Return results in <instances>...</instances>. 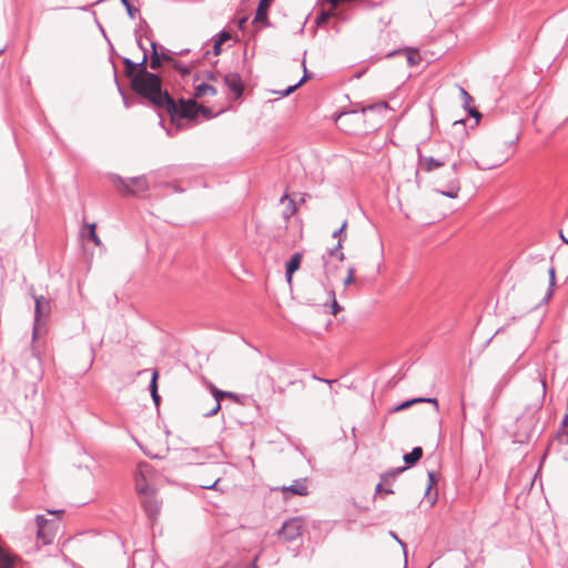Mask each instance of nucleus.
<instances>
[{
  "label": "nucleus",
  "mask_w": 568,
  "mask_h": 568,
  "mask_svg": "<svg viewBox=\"0 0 568 568\" xmlns=\"http://www.w3.org/2000/svg\"><path fill=\"white\" fill-rule=\"evenodd\" d=\"M131 88L135 93L148 99L159 108H164L169 112L176 109L174 99L166 91H162V80L155 73L144 69L141 72H136L132 77Z\"/></svg>",
  "instance_id": "1"
},
{
  "label": "nucleus",
  "mask_w": 568,
  "mask_h": 568,
  "mask_svg": "<svg viewBox=\"0 0 568 568\" xmlns=\"http://www.w3.org/2000/svg\"><path fill=\"white\" fill-rule=\"evenodd\" d=\"M375 109H387V103L384 102L368 108V110ZM366 111L367 109L364 108L361 111L341 112L335 116V123L346 133L357 134L362 131V124L364 122Z\"/></svg>",
  "instance_id": "2"
},
{
  "label": "nucleus",
  "mask_w": 568,
  "mask_h": 568,
  "mask_svg": "<svg viewBox=\"0 0 568 568\" xmlns=\"http://www.w3.org/2000/svg\"><path fill=\"white\" fill-rule=\"evenodd\" d=\"M113 185L122 194L139 195L149 189V182L144 175L132 178L128 181L119 175L112 176Z\"/></svg>",
  "instance_id": "3"
},
{
  "label": "nucleus",
  "mask_w": 568,
  "mask_h": 568,
  "mask_svg": "<svg viewBox=\"0 0 568 568\" xmlns=\"http://www.w3.org/2000/svg\"><path fill=\"white\" fill-rule=\"evenodd\" d=\"M509 159V153L499 149L487 150L479 160H474L477 170H491L500 166Z\"/></svg>",
  "instance_id": "4"
},
{
  "label": "nucleus",
  "mask_w": 568,
  "mask_h": 568,
  "mask_svg": "<svg viewBox=\"0 0 568 568\" xmlns=\"http://www.w3.org/2000/svg\"><path fill=\"white\" fill-rule=\"evenodd\" d=\"M303 530V520L301 518L294 517L284 521L282 528L278 531V536L282 537L285 541H294L302 535Z\"/></svg>",
  "instance_id": "5"
},
{
  "label": "nucleus",
  "mask_w": 568,
  "mask_h": 568,
  "mask_svg": "<svg viewBox=\"0 0 568 568\" xmlns=\"http://www.w3.org/2000/svg\"><path fill=\"white\" fill-rule=\"evenodd\" d=\"M152 473V467L146 463H141L134 476L135 490L142 496L154 491V488L149 485L148 477Z\"/></svg>",
  "instance_id": "6"
},
{
  "label": "nucleus",
  "mask_w": 568,
  "mask_h": 568,
  "mask_svg": "<svg viewBox=\"0 0 568 568\" xmlns=\"http://www.w3.org/2000/svg\"><path fill=\"white\" fill-rule=\"evenodd\" d=\"M32 297L34 300V324H33V338L39 332L41 320L45 318L51 310L50 301L45 298L43 295H36L32 293Z\"/></svg>",
  "instance_id": "7"
},
{
  "label": "nucleus",
  "mask_w": 568,
  "mask_h": 568,
  "mask_svg": "<svg viewBox=\"0 0 568 568\" xmlns=\"http://www.w3.org/2000/svg\"><path fill=\"white\" fill-rule=\"evenodd\" d=\"M209 388L213 396V403L211 409H201V414L204 417H211L221 409V399L224 397L235 398L236 395L232 392L221 390L215 385L209 384Z\"/></svg>",
  "instance_id": "8"
},
{
  "label": "nucleus",
  "mask_w": 568,
  "mask_h": 568,
  "mask_svg": "<svg viewBox=\"0 0 568 568\" xmlns=\"http://www.w3.org/2000/svg\"><path fill=\"white\" fill-rule=\"evenodd\" d=\"M275 490H280L285 498L288 494L305 497L310 495V481L307 478H298L291 485L277 487Z\"/></svg>",
  "instance_id": "9"
},
{
  "label": "nucleus",
  "mask_w": 568,
  "mask_h": 568,
  "mask_svg": "<svg viewBox=\"0 0 568 568\" xmlns=\"http://www.w3.org/2000/svg\"><path fill=\"white\" fill-rule=\"evenodd\" d=\"M140 497L145 513L150 517L155 518L160 513V503L155 497V490L150 494L142 495Z\"/></svg>",
  "instance_id": "10"
},
{
  "label": "nucleus",
  "mask_w": 568,
  "mask_h": 568,
  "mask_svg": "<svg viewBox=\"0 0 568 568\" xmlns=\"http://www.w3.org/2000/svg\"><path fill=\"white\" fill-rule=\"evenodd\" d=\"M419 165L426 172H432L436 169L442 168L447 162L442 160L438 155H424L419 153Z\"/></svg>",
  "instance_id": "11"
},
{
  "label": "nucleus",
  "mask_w": 568,
  "mask_h": 568,
  "mask_svg": "<svg viewBox=\"0 0 568 568\" xmlns=\"http://www.w3.org/2000/svg\"><path fill=\"white\" fill-rule=\"evenodd\" d=\"M341 247H342V239L338 240L335 247L329 248L327 251V255H323L325 276L327 277V280H329V277L333 276V270L331 268L329 262L327 258L328 257L329 258L337 257V260L342 262L344 260V253L341 252Z\"/></svg>",
  "instance_id": "12"
},
{
  "label": "nucleus",
  "mask_w": 568,
  "mask_h": 568,
  "mask_svg": "<svg viewBox=\"0 0 568 568\" xmlns=\"http://www.w3.org/2000/svg\"><path fill=\"white\" fill-rule=\"evenodd\" d=\"M202 110V106L199 105L194 100H181L180 102V115L182 118L193 119L197 115V113Z\"/></svg>",
  "instance_id": "13"
},
{
  "label": "nucleus",
  "mask_w": 568,
  "mask_h": 568,
  "mask_svg": "<svg viewBox=\"0 0 568 568\" xmlns=\"http://www.w3.org/2000/svg\"><path fill=\"white\" fill-rule=\"evenodd\" d=\"M224 84L232 91L236 98L243 93V84L241 77L237 73H229L224 77Z\"/></svg>",
  "instance_id": "14"
},
{
  "label": "nucleus",
  "mask_w": 568,
  "mask_h": 568,
  "mask_svg": "<svg viewBox=\"0 0 568 568\" xmlns=\"http://www.w3.org/2000/svg\"><path fill=\"white\" fill-rule=\"evenodd\" d=\"M517 424L519 427L524 428V432L516 433L515 439L518 443H524V442L528 440L531 435V432H532L531 419L529 417L521 416L517 419Z\"/></svg>",
  "instance_id": "15"
},
{
  "label": "nucleus",
  "mask_w": 568,
  "mask_h": 568,
  "mask_svg": "<svg viewBox=\"0 0 568 568\" xmlns=\"http://www.w3.org/2000/svg\"><path fill=\"white\" fill-rule=\"evenodd\" d=\"M460 191V182L457 176H454L450 179L444 190H438L437 192L442 195L449 197V199H456L458 196V193Z\"/></svg>",
  "instance_id": "16"
},
{
  "label": "nucleus",
  "mask_w": 568,
  "mask_h": 568,
  "mask_svg": "<svg viewBox=\"0 0 568 568\" xmlns=\"http://www.w3.org/2000/svg\"><path fill=\"white\" fill-rule=\"evenodd\" d=\"M454 153V146L449 141H439L436 144L435 155L440 156L442 160L448 161Z\"/></svg>",
  "instance_id": "17"
},
{
  "label": "nucleus",
  "mask_w": 568,
  "mask_h": 568,
  "mask_svg": "<svg viewBox=\"0 0 568 568\" xmlns=\"http://www.w3.org/2000/svg\"><path fill=\"white\" fill-rule=\"evenodd\" d=\"M302 253L296 252L292 255L291 260L286 263L285 276L288 283L292 281V276L295 271L298 270L302 262Z\"/></svg>",
  "instance_id": "18"
},
{
  "label": "nucleus",
  "mask_w": 568,
  "mask_h": 568,
  "mask_svg": "<svg viewBox=\"0 0 568 568\" xmlns=\"http://www.w3.org/2000/svg\"><path fill=\"white\" fill-rule=\"evenodd\" d=\"M271 1L272 0H260L255 12L254 22L268 23L267 12L271 6Z\"/></svg>",
  "instance_id": "19"
},
{
  "label": "nucleus",
  "mask_w": 568,
  "mask_h": 568,
  "mask_svg": "<svg viewBox=\"0 0 568 568\" xmlns=\"http://www.w3.org/2000/svg\"><path fill=\"white\" fill-rule=\"evenodd\" d=\"M216 94V89L207 83H199L194 85V97L202 98L205 95L214 97Z\"/></svg>",
  "instance_id": "20"
},
{
  "label": "nucleus",
  "mask_w": 568,
  "mask_h": 568,
  "mask_svg": "<svg viewBox=\"0 0 568 568\" xmlns=\"http://www.w3.org/2000/svg\"><path fill=\"white\" fill-rule=\"evenodd\" d=\"M14 564L16 557L0 545V568H12Z\"/></svg>",
  "instance_id": "21"
},
{
  "label": "nucleus",
  "mask_w": 568,
  "mask_h": 568,
  "mask_svg": "<svg viewBox=\"0 0 568 568\" xmlns=\"http://www.w3.org/2000/svg\"><path fill=\"white\" fill-rule=\"evenodd\" d=\"M281 203H286L285 209L283 211V217L288 220L292 215H294L296 211V205L294 200L290 199L287 194L283 195L280 200Z\"/></svg>",
  "instance_id": "22"
},
{
  "label": "nucleus",
  "mask_w": 568,
  "mask_h": 568,
  "mask_svg": "<svg viewBox=\"0 0 568 568\" xmlns=\"http://www.w3.org/2000/svg\"><path fill=\"white\" fill-rule=\"evenodd\" d=\"M423 402H426V403H432L434 404L436 407L438 406V402L436 398H424V397H418V398H414V399H409V400H406L404 403H402L400 405L396 406L394 408V410L398 412V410H403V409H406L408 407H410L413 404L415 403H423Z\"/></svg>",
  "instance_id": "23"
},
{
  "label": "nucleus",
  "mask_w": 568,
  "mask_h": 568,
  "mask_svg": "<svg viewBox=\"0 0 568 568\" xmlns=\"http://www.w3.org/2000/svg\"><path fill=\"white\" fill-rule=\"evenodd\" d=\"M423 456V449L422 447H414L413 450L408 454H405L403 456V459L406 464L408 465H413L415 464L417 460H419Z\"/></svg>",
  "instance_id": "24"
},
{
  "label": "nucleus",
  "mask_w": 568,
  "mask_h": 568,
  "mask_svg": "<svg viewBox=\"0 0 568 568\" xmlns=\"http://www.w3.org/2000/svg\"><path fill=\"white\" fill-rule=\"evenodd\" d=\"M151 49H152V53H151L150 68L153 70H156L161 67V57H160V53L158 52L156 42L151 41Z\"/></svg>",
  "instance_id": "25"
},
{
  "label": "nucleus",
  "mask_w": 568,
  "mask_h": 568,
  "mask_svg": "<svg viewBox=\"0 0 568 568\" xmlns=\"http://www.w3.org/2000/svg\"><path fill=\"white\" fill-rule=\"evenodd\" d=\"M549 287L545 294V296L542 297V301L544 302H549L551 296H552V293H554V287L556 285V272H555V268L554 267H550L549 271Z\"/></svg>",
  "instance_id": "26"
},
{
  "label": "nucleus",
  "mask_w": 568,
  "mask_h": 568,
  "mask_svg": "<svg viewBox=\"0 0 568 568\" xmlns=\"http://www.w3.org/2000/svg\"><path fill=\"white\" fill-rule=\"evenodd\" d=\"M36 521L38 526V537L45 539V526L48 525L49 520L43 515H38ZM44 542L48 544L50 541L44 540Z\"/></svg>",
  "instance_id": "27"
},
{
  "label": "nucleus",
  "mask_w": 568,
  "mask_h": 568,
  "mask_svg": "<svg viewBox=\"0 0 568 568\" xmlns=\"http://www.w3.org/2000/svg\"><path fill=\"white\" fill-rule=\"evenodd\" d=\"M158 376H159L158 372L154 371L153 374H152L151 382H150L151 396H152V399L154 400V403L156 405L160 403V396L158 394V385H156Z\"/></svg>",
  "instance_id": "28"
},
{
  "label": "nucleus",
  "mask_w": 568,
  "mask_h": 568,
  "mask_svg": "<svg viewBox=\"0 0 568 568\" xmlns=\"http://www.w3.org/2000/svg\"><path fill=\"white\" fill-rule=\"evenodd\" d=\"M123 63H124V67H125V74L132 79V77L138 71V64H135V62H133L129 58H124L123 59Z\"/></svg>",
  "instance_id": "29"
},
{
  "label": "nucleus",
  "mask_w": 568,
  "mask_h": 568,
  "mask_svg": "<svg viewBox=\"0 0 568 568\" xmlns=\"http://www.w3.org/2000/svg\"><path fill=\"white\" fill-rule=\"evenodd\" d=\"M305 79H306V73L304 74V77L297 83H295L293 85H290L285 90L278 91L277 93L281 97H287L288 94L294 92L297 88H300L302 85V83L305 81Z\"/></svg>",
  "instance_id": "30"
},
{
  "label": "nucleus",
  "mask_w": 568,
  "mask_h": 568,
  "mask_svg": "<svg viewBox=\"0 0 568 568\" xmlns=\"http://www.w3.org/2000/svg\"><path fill=\"white\" fill-rule=\"evenodd\" d=\"M327 293H328V297L332 300L331 313L333 315H336L339 312L341 307H339V305H338V303L336 301L335 292H334V290L331 288V290H328Z\"/></svg>",
  "instance_id": "31"
},
{
  "label": "nucleus",
  "mask_w": 568,
  "mask_h": 568,
  "mask_svg": "<svg viewBox=\"0 0 568 568\" xmlns=\"http://www.w3.org/2000/svg\"><path fill=\"white\" fill-rule=\"evenodd\" d=\"M121 3L124 6L126 12H128V16L131 18V19H134L136 13H139V9L133 7L129 0H120Z\"/></svg>",
  "instance_id": "32"
},
{
  "label": "nucleus",
  "mask_w": 568,
  "mask_h": 568,
  "mask_svg": "<svg viewBox=\"0 0 568 568\" xmlns=\"http://www.w3.org/2000/svg\"><path fill=\"white\" fill-rule=\"evenodd\" d=\"M221 481V477H216L213 481L206 480V483L201 484V488L203 489H215V490H222L219 486Z\"/></svg>",
  "instance_id": "33"
},
{
  "label": "nucleus",
  "mask_w": 568,
  "mask_h": 568,
  "mask_svg": "<svg viewBox=\"0 0 568 568\" xmlns=\"http://www.w3.org/2000/svg\"><path fill=\"white\" fill-rule=\"evenodd\" d=\"M88 227H89V237H90V240L97 246H100L101 245V240L99 239V236L95 233V223L89 224Z\"/></svg>",
  "instance_id": "34"
},
{
  "label": "nucleus",
  "mask_w": 568,
  "mask_h": 568,
  "mask_svg": "<svg viewBox=\"0 0 568 568\" xmlns=\"http://www.w3.org/2000/svg\"><path fill=\"white\" fill-rule=\"evenodd\" d=\"M331 17H332V12L321 11L320 14L316 17L315 22H316V24L321 26V24L325 23Z\"/></svg>",
  "instance_id": "35"
},
{
  "label": "nucleus",
  "mask_w": 568,
  "mask_h": 568,
  "mask_svg": "<svg viewBox=\"0 0 568 568\" xmlns=\"http://www.w3.org/2000/svg\"><path fill=\"white\" fill-rule=\"evenodd\" d=\"M354 275H355V267L349 266L347 271V276L344 278L343 284L345 286L351 285L354 282Z\"/></svg>",
  "instance_id": "36"
},
{
  "label": "nucleus",
  "mask_w": 568,
  "mask_h": 568,
  "mask_svg": "<svg viewBox=\"0 0 568 568\" xmlns=\"http://www.w3.org/2000/svg\"><path fill=\"white\" fill-rule=\"evenodd\" d=\"M405 468H399L397 469L396 471H392V473H386L384 475H382V481L384 484H388L390 480H393L396 476L397 473H400L403 471Z\"/></svg>",
  "instance_id": "37"
},
{
  "label": "nucleus",
  "mask_w": 568,
  "mask_h": 568,
  "mask_svg": "<svg viewBox=\"0 0 568 568\" xmlns=\"http://www.w3.org/2000/svg\"><path fill=\"white\" fill-rule=\"evenodd\" d=\"M510 377L509 376H503L499 382L496 384L495 386V392L499 393L501 392V389L507 385V383L509 382Z\"/></svg>",
  "instance_id": "38"
},
{
  "label": "nucleus",
  "mask_w": 568,
  "mask_h": 568,
  "mask_svg": "<svg viewBox=\"0 0 568 568\" xmlns=\"http://www.w3.org/2000/svg\"><path fill=\"white\" fill-rule=\"evenodd\" d=\"M230 39H231V34H230V32H227V31H225V30L221 31V32H220V33H217V34H216V37H215V40H217V41H219V42H221L222 44H223L225 41L230 40Z\"/></svg>",
  "instance_id": "39"
},
{
  "label": "nucleus",
  "mask_w": 568,
  "mask_h": 568,
  "mask_svg": "<svg viewBox=\"0 0 568 568\" xmlns=\"http://www.w3.org/2000/svg\"><path fill=\"white\" fill-rule=\"evenodd\" d=\"M148 54L144 53L142 60L140 62H135L138 64V71L141 72L143 69L146 70Z\"/></svg>",
  "instance_id": "40"
},
{
  "label": "nucleus",
  "mask_w": 568,
  "mask_h": 568,
  "mask_svg": "<svg viewBox=\"0 0 568 568\" xmlns=\"http://www.w3.org/2000/svg\"><path fill=\"white\" fill-rule=\"evenodd\" d=\"M194 454H201V457L203 458H207L209 456L204 454L203 450H201L200 448H196V449H191L189 452H186V457L187 458H192L191 455H194Z\"/></svg>",
  "instance_id": "41"
},
{
  "label": "nucleus",
  "mask_w": 568,
  "mask_h": 568,
  "mask_svg": "<svg viewBox=\"0 0 568 568\" xmlns=\"http://www.w3.org/2000/svg\"><path fill=\"white\" fill-rule=\"evenodd\" d=\"M460 93H462V97H463V99H464L465 106H468L469 102L471 101V97H470V95H469V93H468L465 89H463V88H460Z\"/></svg>",
  "instance_id": "42"
},
{
  "label": "nucleus",
  "mask_w": 568,
  "mask_h": 568,
  "mask_svg": "<svg viewBox=\"0 0 568 568\" xmlns=\"http://www.w3.org/2000/svg\"><path fill=\"white\" fill-rule=\"evenodd\" d=\"M221 45L222 43L219 42L217 40H214V44H213V53L215 55H219L221 53Z\"/></svg>",
  "instance_id": "43"
},
{
  "label": "nucleus",
  "mask_w": 568,
  "mask_h": 568,
  "mask_svg": "<svg viewBox=\"0 0 568 568\" xmlns=\"http://www.w3.org/2000/svg\"><path fill=\"white\" fill-rule=\"evenodd\" d=\"M346 225H347V222H346V221H344V223L342 224V226H341L338 230H336V231H334V232H333V237H337V236H339V235L342 234V232L345 230Z\"/></svg>",
  "instance_id": "44"
},
{
  "label": "nucleus",
  "mask_w": 568,
  "mask_h": 568,
  "mask_svg": "<svg viewBox=\"0 0 568 568\" xmlns=\"http://www.w3.org/2000/svg\"><path fill=\"white\" fill-rule=\"evenodd\" d=\"M389 535L402 546L403 550H405V544L398 538V536L394 531H389ZM404 554H406V551H404Z\"/></svg>",
  "instance_id": "45"
},
{
  "label": "nucleus",
  "mask_w": 568,
  "mask_h": 568,
  "mask_svg": "<svg viewBox=\"0 0 568 568\" xmlns=\"http://www.w3.org/2000/svg\"><path fill=\"white\" fill-rule=\"evenodd\" d=\"M428 478H429V484H428L427 489H426V495H429V493H430L432 485H433V481H434V474L433 473H428Z\"/></svg>",
  "instance_id": "46"
},
{
  "label": "nucleus",
  "mask_w": 568,
  "mask_h": 568,
  "mask_svg": "<svg viewBox=\"0 0 568 568\" xmlns=\"http://www.w3.org/2000/svg\"><path fill=\"white\" fill-rule=\"evenodd\" d=\"M468 112H469V114H470L473 118H475V119H477V120L480 118V113H479L477 110H475V109H468Z\"/></svg>",
  "instance_id": "47"
},
{
  "label": "nucleus",
  "mask_w": 568,
  "mask_h": 568,
  "mask_svg": "<svg viewBox=\"0 0 568 568\" xmlns=\"http://www.w3.org/2000/svg\"><path fill=\"white\" fill-rule=\"evenodd\" d=\"M136 42H138L139 48L143 51V54H144V53H146V49H145V47L143 45V43H142V40H141V37H140V36H139V37H136Z\"/></svg>",
  "instance_id": "48"
},
{
  "label": "nucleus",
  "mask_w": 568,
  "mask_h": 568,
  "mask_svg": "<svg viewBox=\"0 0 568 568\" xmlns=\"http://www.w3.org/2000/svg\"><path fill=\"white\" fill-rule=\"evenodd\" d=\"M407 61H408V63H409L410 65L417 64V60H416V58H415V55H414V54H409V55L407 57Z\"/></svg>",
  "instance_id": "49"
},
{
  "label": "nucleus",
  "mask_w": 568,
  "mask_h": 568,
  "mask_svg": "<svg viewBox=\"0 0 568 568\" xmlns=\"http://www.w3.org/2000/svg\"><path fill=\"white\" fill-rule=\"evenodd\" d=\"M160 57H161V60H164V61H171L172 60L171 55L169 53H165V52H162L160 54Z\"/></svg>",
  "instance_id": "50"
},
{
  "label": "nucleus",
  "mask_w": 568,
  "mask_h": 568,
  "mask_svg": "<svg viewBox=\"0 0 568 568\" xmlns=\"http://www.w3.org/2000/svg\"><path fill=\"white\" fill-rule=\"evenodd\" d=\"M450 170H452L454 176H456V173H457V170H458V163H456V162L453 163Z\"/></svg>",
  "instance_id": "51"
},
{
  "label": "nucleus",
  "mask_w": 568,
  "mask_h": 568,
  "mask_svg": "<svg viewBox=\"0 0 568 568\" xmlns=\"http://www.w3.org/2000/svg\"><path fill=\"white\" fill-rule=\"evenodd\" d=\"M246 21H247V18H241L237 23L239 28L242 29L244 27V24L246 23Z\"/></svg>",
  "instance_id": "52"
},
{
  "label": "nucleus",
  "mask_w": 568,
  "mask_h": 568,
  "mask_svg": "<svg viewBox=\"0 0 568 568\" xmlns=\"http://www.w3.org/2000/svg\"><path fill=\"white\" fill-rule=\"evenodd\" d=\"M257 559H258V556H255L252 564H251V568H258L257 567Z\"/></svg>",
  "instance_id": "53"
},
{
  "label": "nucleus",
  "mask_w": 568,
  "mask_h": 568,
  "mask_svg": "<svg viewBox=\"0 0 568 568\" xmlns=\"http://www.w3.org/2000/svg\"><path fill=\"white\" fill-rule=\"evenodd\" d=\"M317 381H321V382H324V383H328V384H332L334 381H329V379H325V378H320V377H315Z\"/></svg>",
  "instance_id": "54"
},
{
  "label": "nucleus",
  "mask_w": 568,
  "mask_h": 568,
  "mask_svg": "<svg viewBox=\"0 0 568 568\" xmlns=\"http://www.w3.org/2000/svg\"><path fill=\"white\" fill-rule=\"evenodd\" d=\"M383 493H385L387 495L394 494L393 489H390V488H385V489L383 488Z\"/></svg>",
  "instance_id": "55"
},
{
  "label": "nucleus",
  "mask_w": 568,
  "mask_h": 568,
  "mask_svg": "<svg viewBox=\"0 0 568 568\" xmlns=\"http://www.w3.org/2000/svg\"><path fill=\"white\" fill-rule=\"evenodd\" d=\"M382 485H383L382 483H379V484L377 485V487H376V491H377V493H382V491H383V487H382Z\"/></svg>",
  "instance_id": "56"
},
{
  "label": "nucleus",
  "mask_w": 568,
  "mask_h": 568,
  "mask_svg": "<svg viewBox=\"0 0 568 568\" xmlns=\"http://www.w3.org/2000/svg\"><path fill=\"white\" fill-rule=\"evenodd\" d=\"M209 80H214L215 77L212 72H207V77H206Z\"/></svg>",
  "instance_id": "57"
},
{
  "label": "nucleus",
  "mask_w": 568,
  "mask_h": 568,
  "mask_svg": "<svg viewBox=\"0 0 568 568\" xmlns=\"http://www.w3.org/2000/svg\"><path fill=\"white\" fill-rule=\"evenodd\" d=\"M560 237L562 239V241H564L566 244H568V239H566V237L562 235V233H560Z\"/></svg>",
  "instance_id": "58"
},
{
  "label": "nucleus",
  "mask_w": 568,
  "mask_h": 568,
  "mask_svg": "<svg viewBox=\"0 0 568 568\" xmlns=\"http://www.w3.org/2000/svg\"><path fill=\"white\" fill-rule=\"evenodd\" d=\"M541 387H542V393H545L546 384L544 381L541 382Z\"/></svg>",
  "instance_id": "59"
},
{
  "label": "nucleus",
  "mask_w": 568,
  "mask_h": 568,
  "mask_svg": "<svg viewBox=\"0 0 568 568\" xmlns=\"http://www.w3.org/2000/svg\"><path fill=\"white\" fill-rule=\"evenodd\" d=\"M3 52V49H0V54Z\"/></svg>",
  "instance_id": "60"
},
{
  "label": "nucleus",
  "mask_w": 568,
  "mask_h": 568,
  "mask_svg": "<svg viewBox=\"0 0 568 568\" xmlns=\"http://www.w3.org/2000/svg\"><path fill=\"white\" fill-rule=\"evenodd\" d=\"M568 568V567H567Z\"/></svg>",
  "instance_id": "61"
}]
</instances>
